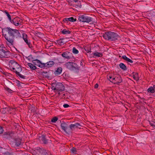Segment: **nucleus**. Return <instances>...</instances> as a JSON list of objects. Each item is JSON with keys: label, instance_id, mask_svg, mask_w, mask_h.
<instances>
[{"label": "nucleus", "instance_id": "nucleus-1", "mask_svg": "<svg viewBox=\"0 0 155 155\" xmlns=\"http://www.w3.org/2000/svg\"><path fill=\"white\" fill-rule=\"evenodd\" d=\"M2 33L7 41L6 43L8 45H13L15 38H19L21 36L18 30L13 29L10 27L5 28L3 29Z\"/></svg>", "mask_w": 155, "mask_h": 155}, {"label": "nucleus", "instance_id": "nucleus-2", "mask_svg": "<svg viewBox=\"0 0 155 155\" xmlns=\"http://www.w3.org/2000/svg\"><path fill=\"white\" fill-rule=\"evenodd\" d=\"M8 65L10 69L15 72L18 77L23 79L25 78V76L20 73L22 69L20 65L16 62L13 60L10 61L8 62Z\"/></svg>", "mask_w": 155, "mask_h": 155}, {"label": "nucleus", "instance_id": "nucleus-3", "mask_svg": "<svg viewBox=\"0 0 155 155\" xmlns=\"http://www.w3.org/2000/svg\"><path fill=\"white\" fill-rule=\"evenodd\" d=\"M104 38L110 41L119 40L120 37L117 34L114 32H105L103 35Z\"/></svg>", "mask_w": 155, "mask_h": 155}, {"label": "nucleus", "instance_id": "nucleus-4", "mask_svg": "<svg viewBox=\"0 0 155 155\" xmlns=\"http://www.w3.org/2000/svg\"><path fill=\"white\" fill-rule=\"evenodd\" d=\"M51 89L55 92L62 91L64 90V87L63 84L60 83H54L51 85Z\"/></svg>", "mask_w": 155, "mask_h": 155}, {"label": "nucleus", "instance_id": "nucleus-5", "mask_svg": "<svg viewBox=\"0 0 155 155\" xmlns=\"http://www.w3.org/2000/svg\"><path fill=\"white\" fill-rule=\"evenodd\" d=\"M78 20L83 22L89 23L92 22L93 18H92L88 16L86 14L80 15L78 16Z\"/></svg>", "mask_w": 155, "mask_h": 155}, {"label": "nucleus", "instance_id": "nucleus-6", "mask_svg": "<svg viewBox=\"0 0 155 155\" xmlns=\"http://www.w3.org/2000/svg\"><path fill=\"white\" fill-rule=\"evenodd\" d=\"M5 47L0 48V58H5L8 57L10 55V52L5 50Z\"/></svg>", "mask_w": 155, "mask_h": 155}, {"label": "nucleus", "instance_id": "nucleus-7", "mask_svg": "<svg viewBox=\"0 0 155 155\" xmlns=\"http://www.w3.org/2000/svg\"><path fill=\"white\" fill-rule=\"evenodd\" d=\"M61 127L62 129L67 134H69L71 133L70 126L67 124L63 122L61 124Z\"/></svg>", "mask_w": 155, "mask_h": 155}, {"label": "nucleus", "instance_id": "nucleus-8", "mask_svg": "<svg viewBox=\"0 0 155 155\" xmlns=\"http://www.w3.org/2000/svg\"><path fill=\"white\" fill-rule=\"evenodd\" d=\"M65 66L68 69L70 70H74L76 68L77 65L76 63L72 62L66 63Z\"/></svg>", "mask_w": 155, "mask_h": 155}, {"label": "nucleus", "instance_id": "nucleus-9", "mask_svg": "<svg viewBox=\"0 0 155 155\" xmlns=\"http://www.w3.org/2000/svg\"><path fill=\"white\" fill-rule=\"evenodd\" d=\"M110 81L114 84H119L122 82V79L120 76L117 75L115 77H114L112 80H110Z\"/></svg>", "mask_w": 155, "mask_h": 155}, {"label": "nucleus", "instance_id": "nucleus-10", "mask_svg": "<svg viewBox=\"0 0 155 155\" xmlns=\"http://www.w3.org/2000/svg\"><path fill=\"white\" fill-rule=\"evenodd\" d=\"M70 130H71V133L72 131L74 130L75 129L79 128H80V127H81L80 124L78 123H76L74 124H71L70 125Z\"/></svg>", "mask_w": 155, "mask_h": 155}, {"label": "nucleus", "instance_id": "nucleus-11", "mask_svg": "<svg viewBox=\"0 0 155 155\" xmlns=\"http://www.w3.org/2000/svg\"><path fill=\"white\" fill-rule=\"evenodd\" d=\"M33 63L35 65L41 68H43V63H42L38 60L36 59L32 61Z\"/></svg>", "mask_w": 155, "mask_h": 155}, {"label": "nucleus", "instance_id": "nucleus-12", "mask_svg": "<svg viewBox=\"0 0 155 155\" xmlns=\"http://www.w3.org/2000/svg\"><path fill=\"white\" fill-rule=\"evenodd\" d=\"M54 64V62L52 61H49L46 63H43V68H50L52 67Z\"/></svg>", "mask_w": 155, "mask_h": 155}, {"label": "nucleus", "instance_id": "nucleus-13", "mask_svg": "<svg viewBox=\"0 0 155 155\" xmlns=\"http://www.w3.org/2000/svg\"><path fill=\"white\" fill-rule=\"evenodd\" d=\"M22 38L25 43L28 45V46L30 48L31 45L30 43V42L27 39V35L25 33L22 34Z\"/></svg>", "mask_w": 155, "mask_h": 155}, {"label": "nucleus", "instance_id": "nucleus-14", "mask_svg": "<svg viewBox=\"0 0 155 155\" xmlns=\"http://www.w3.org/2000/svg\"><path fill=\"white\" fill-rule=\"evenodd\" d=\"M70 54L69 52L66 51L63 52L61 55L64 58L69 59L71 58V57L69 55Z\"/></svg>", "mask_w": 155, "mask_h": 155}, {"label": "nucleus", "instance_id": "nucleus-15", "mask_svg": "<svg viewBox=\"0 0 155 155\" xmlns=\"http://www.w3.org/2000/svg\"><path fill=\"white\" fill-rule=\"evenodd\" d=\"M12 23L16 26H18L20 23V19L19 18H15L12 20Z\"/></svg>", "mask_w": 155, "mask_h": 155}, {"label": "nucleus", "instance_id": "nucleus-16", "mask_svg": "<svg viewBox=\"0 0 155 155\" xmlns=\"http://www.w3.org/2000/svg\"><path fill=\"white\" fill-rule=\"evenodd\" d=\"M76 21V18H74L73 17H71L69 18H64L63 21L65 22L68 23V21H70L72 22H75Z\"/></svg>", "mask_w": 155, "mask_h": 155}, {"label": "nucleus", "instance_id": "nucleus-17", "mask_svg": "<svg viewBox=\"0 0 155 155\" xmlns=\"http://www.w3.org/2000/svg\"><path fill=\"white\" fill-rule=\"evenodd\" d=\"M41 140L43 142L44 144H47L48 143L49 141L51 140L46 139L45 136L44 135H42L41 137Z\"/></svg>", "mask_w": 155, "mask_h": 155}, {"label": "nucleus", "instance_id": "nucleus-18", "mask_svg": "<svg viewBox=\"0 0 155 155\" xmlns=\"http://www.w3.org/2000/svg\"><path fill=\"white\" fill-rule=\"evenodd\" d=\"M66 41L64 40V39L62 38L57 41V43L60 45H62L65 43Z\"/></svg>", "mask_w": 155, "mask_h": 155}, {"label": "nucleus", "instance_id": "nucleus-19", "mask_svg": "<svg viewBox=\"0 0 155 155\" xmlns=\"http://www.w3.org/2000/svg\"><path fill=\"white\" fill-rule=\"evenodd\" d=\"M15 140V145L16 146L18 147L21 145V140L20 138H16Z\"/></svg>", "mask_w": 155, "mask_h": 155}, {"label": "nucleus", "instance_id": "nucleus-20", "mask_svg": "<svg viewBox=\"0 0 155 155\" xmlns=\"http://www.w3.org/2000/svg\"><path fill=\"white\" fill-rule=\"evenodd\" d=\"M122 58L128 62L130 63H133V61L128 58L126 55H124L122 56Z\"/></svg>", "mask_w": 155, "mask_h": 155}, {"label": "nucleus", "instance_id": "nucleus-21", "mask_svg": "<svg viewBox=\"0 0 155 155\" xmlns=\"http://www.w3.org/2000/svg\"><path fill=\"white\" fill-rule=\"evenodd\" d=\"M12 134L9 133H5L3 135V138L6 139H9L11 137Z\"/></svg>", "mask_w": 155, "mask_h": 155}, {"label": "nucleus", "instance_id": "nucleus-22", "mask_svg": "<svg viewBox=\"0 0 155 155\" xmlns=\"http://www.w3.org/2000/svg\"><path fill=\"white\" fill-rule=\"evenodd\" d=\"M27 65L28 66H29L30 69L32 70H35L37 68L36 66H35L34 65L31 63H28L27 64Z\"/></svg>", "mask_w": 155, "mask_h": 155}, {"label": "nucleus", "instance_id": "nucleus-23", "mask_svg": "<svg viewBox=\"0 0 155 155\" xmlns=\"http://www.w3.org/2000/svg\"><path fill=\"white\" fill-rule=\"evenodd\" d=\"M62 69L61 67L58 68L57 70L55 72V74L57 75L60 74L62 72Z\"/></svg>", "mask_w": 155, "mask_h": 155}, {"label": "nucleus", "instance_id": "nucleus-24", "mask_svg": "<svg viewBox=\"0 0 155 155\" xmlns=\"http://www.w3.org/2000/svg\"><path fill=\"white\" fill-rule=\"evenodd\" d=\"M61 33L65 35H67L71 33V31H69L68 30H67L66 29H64L63 30H61Z\"/></svg>", "mask_w": 155, "mask_h": 155}, {"label": "nucleus", "instance_id": "nucleus-25", "mask_svg": "<svg viewBox=\"0 0 155 155\" xmlns=\"http://www.w3.org/2000/svg\"><path fill=\"white\" fill-rule=\"evenodd\" d=\"M120 67L123 70L126 71L127 70V67L123 63H120L119 64Z\"/></svg>", "mask_w": 155, "mask_h": 155}, {"label": "nucleus", "instance_id": "nucleus-26", "mask_svg": "<svg viewBox=\"0 0 155 155\" xmlns=\"http://www.w3.org/2000/svg\"><path fill=\"white\" fill-rule=\"evenodd\" d=\"M93 55L94 56H95L98 57H101L103 56V54L102 53L98 52H94L93 53Z\"/></svg>", "mask_w": 155, "mask_h": 155}, {"label": "nucleus", "instance_id": "nucleus-27", "mask_svg": "<svg viewBox=\"0 0 155 155\" xmlns=\"http://www.w3.org/2000/svg\"><path fill=\"white\" fill-rule=\"evenodd\" d=\"M148 92L151 93H153L155 92V90L152 87H150L147 89Z\"/></svg>", "mask_w": 155, "mask_h": 155}, {"label": "nucleus", "instance_id": "nucleus-28", "mask_svg": "<svg viewBox=\"0 0 155 155\" xmlns=\"http://www.w3.org/2000/svg\"><path fill=\"white\" fill-rule=\"evenodd\" d=\"M133 78L136 81H138L139 80V78L138 76V74L137 73H133Z\"/></svg>", "mask_w": 155, "mask_h": 155}, {"label": "nucleus", "instance_id": "nucleus-29", "mask_svg": "<svg viewBox=\"0 0 155 155\" xmlns=\"http://www.w3.org/2000/svg\"><path fill=\"white\" fill-rule=\"evenodd\" d=\"M71 153L74 154H76L77 152V150L74 147H72L71 150Z\"/></svg>", "mask_w": 155, "mask_h": 155}, {"label": "nucleus", "instance_id": "nucleus-30", "mask_svg": "<svg viewBox=\"0 0 155 155\" xmlns=\"http://www.w3.org/2000/svg\"><path fill=\"white\" fill-rule=\"evenodd\" d=\"M72 52L74 54H77L78 53L79 51L78 50L75 48L74 47L72 49Z\"/></svg>", "mask_w": 155, "mask_h": 155}, {"label": "nucleus", "instance_id": "nucleus-31", "mask_svg": "<svg viewBox=\"0 0 155 155\" xmlns=\"http://www.w3.org/2000/svg\"><path fill=\"white\" fill-rule=\"evenodd\" d=\"M36 35L40 38H41L43 37L44 35L40 32H37L36 33Z\"/></svg>", "mask_w": 155, "mask_h": 155}, {"label": "nucleus", "instance_id": "nucleus-32", "mask_svg": "<svg viewBox=\"0 0 155 155\" xmlns=\"http://www.w3.org/2000/svg\"><path fill=\"white\" fill-rule=\"evenodd\" d=\"M5 89L8 91V92L12 93L13 92V91L11 90L10 89L7 87H5Z\"/></svg>", "mask_w": 155, "mask_h": 155}, {"label": "nucleus", "instance_id": "nucleus-33", "mask_svg": "<svg viewBox=\"0 0 155 155\" xmlns=\"http://www.w3.org/2000/svg\"><path fill=\"white\" fill-rule=\"evenodd\" d=\"M58 120V118L57 117H54L51 120V121L53 123L55 122Z\"/></svg>", "mask_w": 155, "mask_h": 155}, {"label": "nucleus", "instance_id": "nucleus-34", "mask_svg": "<svg viewBox=\"0 0 155 155\" xmlns=\"http://www.w3.org/2000/svg\"><path fill=\"white\" fill-rule=\"evenodd\" d=\"M74 2H78V6L79 8L81 7V5L80 1H78V0H74Z\"/></svg>", "mask_w": 155, "mask_h": 155}, {"label": "nucleus", "instance_id": "nucleus-35", "mask_svg": "<svg viewBox=\"0 0 155 155\" xmlns=\"http://www.w3.org/2000/svg\"><path fill=\"white\" fill-rule=\"evenodd\" d=\"M150 124L151 126L155 127V122L153 121H151L150 122Z\"/></svg>", "mask_w": 155, "mask_h": 155}, {"label": "nucleus", "instance_id": "nucleus-36", "mask_svg": "<svg viewBox=\"0 0 155 155\" xmlns=\"http://www.w3.org/2000/svg\"><path fill=\"white\" fill-rule=\"evenodd\" d=\"M7 16L8 17L9 20L11 22H12V19H11V17L9 14H8L7 15Z\"/></svg>", "mask_w": 155, "mask_h": 155}, {"label": "nucleus", "instance_id": "nucleus-37", "mask_svg": "<svg viewBox=\"0 0 155 155\" xmlns=\"http://www.w3.org/2000/svg\"><path fill=\"white\" fill-rule=\"evenodd\" d=\"M4 155H14L12 153H10L9 152H6L3 154Z\"/></svg>", "mask_w": 155, "mask_h": 155}, {"label": "nucleus", "instance_id": "nucleus-38", "mask_svg": "<svg viewBox=\"0 0 155 155\" xmlns=\"http://www.w3.org/2000/svg\"><path fill=\"white\" fill-rule=\"evenodd\" d=\"M3 131V128L0 126V134H2Z\"/></svg>", "mask_w": 155, "mask_h": 155}, {"label": "nucleus", "instance_id": "nucleus-39", "mask_svg": "<svg viewBox=\"0 0 155 155\" xmlns=\"http://www.w3.org/2000/svg\"><path fill=\"white\" fill-rule=\"evenodd\" d=\"M63 106L64 108H67L69 106V105L67 104H64L63 105Z\"/></svg>", "mask_w": 155, "mask_h": 155}, {"label": "nucleus", "instance_id": "nucleus-40", "mask_svg": "<svg viewBox=\"0 0 155 155\" xmlns=\"http://www.w3.org/2000/svg\"><path fill=\"white\" fill-rule=\"evenodd\" d=\"M85 50L87 53H89L91 52V49H87V50Z\"/></svg>", "mask_w": 155, "mask_h": 155}, {"label": "nucleus", "instance_id": "nucleus-41", "mask_svg": "<svg viewBox=\"0 0 155 155\" xmlns=\"http://www.w3.org/2000/svg\"><path fill=\"white\" fill-rule=\"evenodd\" d=\"M98 84H95V86H94V88H98Z\"/></svg>", "mask_w": 155, "mask_h": 155}, {"label": "nucleus", "instance_id": "nucleus-42", "mask_svg": "<svg viewBox=\"0 0 155 155\" xmlns=\"http://www.w3.org/2000/svg\"><path fill=\"white\" fill-rule=\"evenodd\" d=\"M113 77H111V76H109L108 77V79H109V80H112L113 78Z\"/></svg>", "mask_w": 155, "mask_h": 155}, {"label": "nucleus", "instance_id": "nucleus-43", "mask_svg": "<svg viewBox=\"0 0 155 155\" xmlns=\"http://www.w3.org/2000/svg\"><path fill=\"white\" fill-rule=\"evenodd\" d=\"M4 12V13H5V14L6 15H7V14H9V13L6 11H5Z\"/></svg>", "mask_w": 155, "mask_h": 155}, {"label": "nucleus", "instance_id": "nucleus-44", "mask_svg": "<svg viewBox=\"0 0 155 155\" xmlns=\"http://www.w3.org/2000/svg\"><path fill=\"white\" fill-rule=\"evenodd\" d=\"M2 19V17L1 15L0 14V21H1Z\"/></svg>", "mask_w": 155, "mask_h": 155}, {"label": "nucleus", "instance_id": "nucleus-45", "mask_svg": "<svg viewBox=\"0 0 155 155\" xmlns=\"http://www.w3.org/2000/svg\"><path fill=\"white\" fill-rule=\"evenodd\" d=\"M30 56H29L28 57V60H30V58H30Z\"/></svg>", "mask_w": 155, "mask_h": 155}, {"label": "nucleus", "instance_id": "nucleus-46", "mask_svg": "<svg viewBox=\"0 0 155 155\" xmlns=\"http://www.w3.org/2000/svg\"><path fill=\"white\" fill-rule=\"evenodd\" d=\"M4 109V108H3V109H2L1 110V111H2Z\"/></svg>", "mask_w": 155, "mask_h": 155}, {"label": "nucleus", "instance_id": "nucleus-47", "mask_svg": "<svg viewBox=\"0 0 155 155\" xmlns=\"http://www.w3.org/2000/svg\"><path fill=\"white\" fill-rule=\"evenodd\" d=\"M2 113H3V114H5V112H2Z\"/></svg>", "mask_w": 155, "mask_h": 155}, {"label": "nucleus", "instance_id": "nucleus-48", "mask_svg": "<svg viewBox=\"0 0 155 155\" xmlns=\"http://www.w3.org/2000/svg\"><path fill=\"white\" fill-rule=\"evenodd\" d=\"M3 74H5V73H3Z\"/></svg>", "mask_w": 155, "mask_h": 155}]
</instances>
